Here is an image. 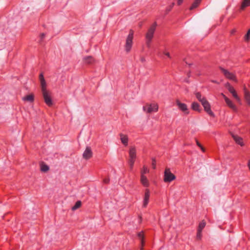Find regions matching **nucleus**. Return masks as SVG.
<instances>
[{
  "label": "nucleus",
  "instance_id": "1",
  "mask_svg": "<svg viewBox=\"0 0 250 250\" xmlns=\"http://www.w3.org/2000/svg\"><path fill=\"white\" fill-rule=\"evenodd\" d=\"M133 38V31L130 30L129 31V34L126 39V42L125 45V50L127 52L130 51L131 49V48L132 47Z\"/></svg>",
  "mask_w": 250,
  "mask_h": 250
},
{
  "label": "nucleus",
  "instance_id": "2",
  "mask_svg": "<svg viewBox=\"0 0 250 250\" xmlns=\"http://www.w3.org/2000/svg\"><path fill=\"white\" fill-rule=\"evenodd\" d=\"M156 22H154L149 27L145 35L146 40H149L152 41L153 38L155 31L156 30Z\"/></svg>",
  "mask_w": 250,
  "mask_h": 250
},
{
  "label": "nucleus",
  "instance_id": "3",
  "mask_svg": "<svg viewBox=\"0 0 250 250\" xmlns=\"http://www.w3.org/2000/svg\"><path fill=\"white\" fill-rule=\"evenodd\" d=\"M158 109V105L157 104H146L143 106L144 111L147 113H151L152 112H156Z\"/></svg>",
  "mask_w": 250,
  "mask_h": 250
},
{
  "label": "nucleus",
  "instance_id": "4",
  "mask_svg": "<svg viewBox=\"0 0 250 250\" xmlns=\"http://www.w3.org/2000/svg\"><path fill=\"white\" fill-rule=\"evenodd\" d=\"M175 179V176L170 172L169 168H166L164 173V181L170 182Z\"/></svg>",
  "mask_w": 250,
  "mask_h": 250
},
{
  "label": "nucleus",
  "instance_id": "5",
  "mask_svg": "<svg viewBox=\"0 0 250 250\" xmlns=\"http://www.w3.org/2000/svg\"><path fill=\"white\" fill-rule=\"evenodd\" d=\"M201 103L204 107V110L210 116L214 117V114L211 110L210 105L208 101L206 99Z\"/></svg>",
  "mask_w": 250,
  "mask_h": 250
},
{
  "label": "nucleus",
  "instance_id": "6",
  "mask_svg": "<svg viewBox=\"0 0 250 250\" xmlns=\"http://www.w3.org/2000/svg\"><path fill=\"white\" fill-rule=\"evenodd\" d=\"M42 96L45 103L48 105L51 106L53 104L51 98V93L49 91L42 92Z\"/></svg>",
  "mask_w": 250,
  "mask_h": 250
},
{
  "label": "nucleus",
  "instance_id": "7",
  "mask_svg": "<svg viewBox=\"0 0 250 250\" xmlns=\"http://www.w3.org/2000/svg\"><path fill=\"white\" fill-rule=\"evenodd\" d=\"M220 69L227 78L234 81H236L235 76L233 73L223 68H220Z\"/></svg>",
  "mask_w": 250,
  "mask_h": 250
},
{
  "label": "nucleus",
  "instance_id": "8",
  "mask_svg": "<svg viewBox=\"0 0 250 250\" xmlns=\"http://www.w3.org/2000/svg\"><path fill=\"white\" fill-rule=\"evenodd\" d=\"M176 103L179 108L182 111L185 112L186 114H188V109L187 105L181 103L179 100H176Z\"/></svg>",
  "mask_w": 250,
  "mask_h": 250
},
{
  "label": "nucleus",
  "instance_id": "9",
  "mask_svg": "<svg viewBox=\"0 0 250 250\" xmlns=\"http://www.w3.org/2000/svg\"><path fill=\"white\" fill-rule=\"evenodd\" d=\"M92 156V152L91 148L89 146L86 147L85 150L83 153V157L85 159H89Z\"/></svg>",
  "mask_w": 250,
  "mask_h": 250
},
{
  "label": "nucleus",
  "instance_id": "10",
  "mask_svg": "<svg viewBox=\"0 0 250 250\" xmlns=\"http://www.w3.org/2000/svg\"><path fill=\"white\" fill-rule=\"evenodd\" d=\"M39 79L41 85L42 92H43L47 91L46 89V82L42 74L40 75Z\"/></svg>",
  "mask_w": 250,
  "mask_h": 250
},
{
  "label": "nucleus",
  "instance_id": "11",
  "mask_svg": "<svg viewBox=\"0 0 250 250\" xmlns=\"http://www.w3.org/2000/svg\"><path fill=\"white\" fill-rule=\"evenodd\" d=\"M229 92L232 94V96L235 98V99L239 103L241 104V99L238 96L235 90L234 89L233 87H229V89H228Z\"/></svg>",
  "mask_w": 250,
  "mask_h": 250
},
{
  "label": "nucleus",
  "instance_id": "12",
  "mask_svg": "<svg viewBox=\"0 0 250 250\" xmlns=\"http://www.w3.org/2000/svg\"><path fill=\"white\" fill-rule=\"evenodd\" d=\"M232 137L237 144L241 145V146L244 145L243 139L242 138L235 134H232Z\"/></svg>",
  "mask_w": 250,
  "mask_h": 250
},
{
  "label": "nucleus",
  "instance_id": "13",
  "mask_svg": "<svg viewBox=\"0 0 250 250\" xmlns=\"http://www.w3.org/2000/svg\"><path fill=\"white\" fill-rule=\"evenodd\" d=\"M136 151L134 147L130 148L129 151V159L135 160L136 158Z\"/></svg>",
  "mask_w": 250,
  "mask_h": 250
},
{
  "label": "nucleus",
  "instance_id": "14",
  "mask_svg": "<svg viewBox=\"0 0 250 250\" xmlns=\"http://www.w3.org/2000/svg\"><path fill=\"white\" fill-rule=\"evenodd\" d=\"M225 101L229 107H230L234 111H236V107L231 100H230L229 98H226V100Z\"/></svg>",
  "mask_w": 250,
  "mask_h": 250
},
{
  "label": "nucleus",
  "instance_id": "15",
  "mask_svg": "<svg viewBox=\"0 0 250 250\" xmlns=\"http://www.w3.org/2000/svg\"><path fill=\"white\" fill-rule=\"evenodd\" d=\"M120 140L123 145L126 146L128 144V137L126 135L123 133L120 134Z\"/></svg>",
  "mask_w": 250,
  "mask_h": 250
},
{
  "label": "nucleus",
  "instance_id": "16",
  "mask_svg": "<svg viewBox=\"0 0 250 250\" xmlns=\"http://www.w3.org/2000/svg\"><path fill=\"white\" fill-rule=\"evenodd\" d=\"M149 198V191L148 189H146L145 194L143 206L146 207L147 205Z\"/></svg>",
  "mask_w": 250,
  "mask_h": 250
},
{
  "label": "nucleus",
  "instance_id": "17",
  "mask_svg": "<svg viewBox=\"0 0 250 250\" xmlns=\"http://www.w3.org/2000/svg\"><path fill=\"white\" fill-rule=\"evenodd\" d=\"M141 182L145 187H148L149 182L146 176L141 175Z\"/></svg>",
  "mask_w": 250,
  "mask_h": 250
},
{
  "label": "nucleus",
  "instance_id": "18",
  "mask_svg": "<svg viewBox=\"0 0 250 250\" xmlns=\"http://www.w3.org/2000/svg\"><path fill=\"white\" fill-rule=\"evenodd\" d=\"M191 108L198 112H201V109L200 108V106L199 104L196 102H193L191 104Z\"/></svg>",
  "mask_w": 250,
  "mask_h": 250
},
{
  "label": "nucleus",
  "instance_id": "19",
  "mask_svg": "<svg viewBox=\"0 0 250 250\" xmlns=\"http://www.w3.org/2000/svg\"><path fill=\"white\" fill-rule=\"evenodd\" d=\"M244 95L246 102L248 105H250V94L245 88H244Z\"/></svg>",
  "mask_w": 250,
  "mask_h": 250
},
{
  "label": "nucleus",
  "instance_id": "20",
  "mask_svg": "<svg viewBox=\"0 0 250 250\" xmlns=\"http://www.w3.org/2000/svg\"><path fill=\"white\" fill-rule=\"evenodd\" d=\"M22 99L24 101L32 102L34 101V95L33 94H29L22 97Z\"/></svg>",
  "mask_w": 250,
  "mask_h": 250
},
{
  "label": "nucleus",
  "instance_id": "21",
  "mask_svg": "<svg viewBox=\"0 0 250 250\" xmlns=\"http://www.w3.org/2000/svg\"><path fill=\"white\" fill-rule=\"evenodd\" d=\"M83 60V62L87 64H91L94 62L93 58L91 56L84 57Z\"/></svg>",
  "mask_w": 250,
  "mask_h": 250
},
{
  "label": "nucleus",
  "instance_id": "22",
  "mask_svg": "<svg viewBox=\"0 0 250 250\" xmlns=\"http://www.w3.org/2000/svg\"><path fill=\"white\" fill-rule=\"evenodd\" d=\"M195 95L196 98L200 103H202L203 101L206 99L205 97L202 96L200 92H196Z\"/></svg>",
  "mask_w": 250,
  "mask_h": 250
},
{
  "label": "nucleus",
  "instance_id": "23",
  "mask_svg": "<svg viewBox=\"0 0 250 250\" xmlns=\"http://www.w3.org/2000/svg\"><path fill=\"white\" fill-rule=\"evenodd\" d=\"M201 0H195L193 3L192 4V5L190 7L189 9L190 10H193V9L198 7L200 3L201 2Z\"/></svg>",
  "mask_w": 250,
  "mask_h": 250
},
{
  "label": "nucleus",
  "instance_id": "24",
  "mask_svg": "<svg viewBox=\"0 0 250 250\" xmlns=\"http://www.w3.org/2000/svg\"><path fill=\"white\" fill-rule=\"evenodd\" d=\"M250 6V0H243L241 8L244 9L245 7Z\"/></svg>",
  "mask_w": 250,
  "mask_h": 250
},
{
  "label": "nucleus",
  "instance_id": "25",
  "mask_svg": "<svg viewBox=\"0 0 250 250\" xmlns=\"http://www.w3.org/2000/svg\"><path fill=\"white\" fill-rule=\"evenodd\" d=\"M41 169L42 172H46L48 170L49 167L46 165L42 163L41 165Z\"/></svg>",
  "mask_w": 250,
  "mask_h": 250
},
{
  "label": "nucleus",
  "instance_id": "26",
  "mask_svg": "<svg viewBox=\"0 0 250 250\" xmlns=\"http://www.w3.org/2000/svg\"><path fill=\"white\" fill-rule=\"evenodd\" d=\"M81 205H82V203L80 201H78L75 205L72 208V210H76L77 209L79 208L81 206Z\"/></svg>",
  "mask_w": 250,
  "mask_h": 250
},
{
  "label": "nucleus",
  "instance_id": "27",
  "mask_svg": "<svg viewBox=\"0 0 250 250\" xmlns=\"http://www.w3.org/2000/svg\"><path fill=\"white\" fill-rule=\"evenodd\" d=\"M206 223L204 220L202 221V222L199 224L198 230L202 231L203 229L206 226Z\"/></svg>",
  "mask_w": 250,
  "mask_h": 250
},
{
  "label": "nucleus",
  "instance_id": "28",
  "mask_svg": "<svg viewBox=\"0 0 250 250\" xmlns=\"http://www.w3.org/2000/svg\"><path fill=\"white\" fill-rule=\"evenodd\" d=\"M149 170L146 167H144L143 169L141 171V175H145V174L148 173Z\"/></svg>",
  "mask_w": 250,
  "mask_h": 250
},
{
  "label": "nucleus",
  "instance_id": "29",
  "mask_svg": "<svg viewBox=\"0 0 250 250\" xmlns=\"http://www.w3.org/2000/svg\"><path fill=\"white\" fill-rule=\"evenodd\" d=\"M250 38V29L248 30L247 33L245 36V40L246 41H248Z\"/></svg>",
  "mask_w": 250,
  "mask_h": 250
},
{
  "label": "nucleus",
  "instance_id": "30",
  "mask_svg": "<svg viewBox=\"0 0 250 250\" xmlns=\"http://www.w3.org/2000/svg\"><path fill=\"white\" fill-rule=\"evenodd\" d=\"M201 233H202L201 230H197V236H196L197 239H200L201 238V236H202Z\"/></svg>",
  "mask_w": 250,
  "mask_h": 250
},
{
  "label": "nucleus",
  "instance_id": "31",
  "mask_svg": "<svg viewBox=\"0 0 250 250\" xmlns=\"http://www.w3.org/2000/svg\"><path fill=\"white\" fill-rule=\"evenodd\" d=\"M135 160L129 159V164L130 165V168H132L133 167Z\"/></svg>",
  "mask_w": 250,
  "mask_h": 250
},
{
  "label": "nucleus",
  "instance_id": "32",
  "mask_svg": "<svg viewBox=\"0 0 250 250\" xmlns=\"http://www.w3.org/2000/svg\"><path fill=\"white\" fill-rule=\"evenodd\" d=\"M151 40H146V43L148 47H150Z\"/></svg>",
  "mask_w": 250,
  "mask_h": 250
},
{
  "label": "nucleus",
  "instance_id": "33",
  "mask_svg": "<svg viewBox=\"0 0 250 250\" xmlns=\"http://www.w3.org/2000/svg\"><path fill=\"white\" fill-rule=\"evenodd\" d=\"M152 166L153 169L156 168V160L155 159H152Z\"/></svg>",
  "mask_w": 250,
  "mask_h": 250
},
{
  "label": "nucleus",
  "instance_id": "34",
  "mask_svg": "<svg viewBox=\"0 0 250 250\" xmlns=\"http://www.w3.org/2000/svg\"><path fill=\"white\" fill-rule=\"evenodd\" d=\"M103 182L105 183V184H108L109 183V178H104V180H103Z\"/></svg>",
  "mask_w": 250,
  "mask_h": 250
},
{
  "label": "nucleus",
  "instance_id": "35",
  "mask_svg": "<svg viewBox=\"0 0 250 250\" xmlns=\"http://www.w3.org/2000/svg\"><path fill=\"white\" fill-rule=\"evenodd\" d=\"M138 237L141 239L142 243H143L142 239L143 237V233L142 232H139L138 233Z\"/></svg>",
  "mask_w": 250,
  "mask_h": 250
},
{
  "label": "nucleus",
  "instance_id": "36",
  "mask_svg": "<svg viewBox=\"0 0 250 250\" xmlns=\"http://www.w3.org/2000/svg\"><path fill=\"white\" fill-rule=\"evenodd\" d=\"M225 86L227 88L228 90L229 89V87H232V86L230 85V84L229 83H226Z\"/></svg>",
  "mask_w": 250,
  "mask_h": 250
},
{
  "label": "nucleus",
  "instance_id": "37",
  "mask_svg": "<svg viewBox=\"0 0 250 250\" xmlns=\"http://www.w3.org/2000/svg\"><path fill=\"white\" fill-rule=\"evenodd\" d=\"M184 0H178L177 1V4L180 5L182 4V3L183 2Z\"/></svg>",
  "mask_w": 250,
  "mask_h": 250
},
{
  "label": "nucleus",
  "instance_id": "38",
  "mask_svg": "<svg viewBox=\"0 0 250 250\" xmlns=\"http://www.w3.org/2000/svg\"><path fill=\"white\" fill-rule=\"evenodd\" d=\"M165 55H166L167 56L168 58H170V54L168 52H164V53Z\"/></svg>",
  "mask_w": 250,
  "mask_h": 250
},
{
  "label": "nucleus",
  "instance_id": "39",
  "mask_svg": "<svg viewBox=\"0 0 250 250\" xmlns=\"http://www.w3.org/2000/svg\"><path fill=\"white\" fill-rule=\"evenodd\" d=\"M174 4H175V3L174 2H173L171 4V5L170 6L169 8L168 9V10L170 11L171 10V9L173 7V6L174 5Z\"/></svg>",
  "mask_w": 250,
  "mask_h": 250
},
{
  "label": "nucleus",
  "instance_id": "40",
  "mask_svg": "<svg viewBox=\"0 0 250 250\" xmlns=\"http://www.w3.org/2000/svg\"><path fill=\"white\" fill-rule=\"evenodd\" d=\"M196 144H197V145L199 147H201L202 145L199 143V142L197 140H196Z\"/></svg>",
  "mask_w": 250,
  "mask_h": 250
},
{
  "label": "nucleus",
  "instance_id": "41",
  "mask_svg": "<svg viewBox=\"0 0 250 250\" xmlns=\"http://www.w3.org/2000/svg\"><path fill=\"white\" fill-rule=\"evenodd\" d=\"M221 95L224 98L225 100H226V98H228L223 93H221Z\"/></svg>",
  "mask_w": 250,
  "mask_h": 250
},
{
  "label": "nucleus",
  "instance_id": "42",
  "mask_svg": "<svg viewBox=\"0 0 250 250\" xmlns=\"http://www.w3.org/2000/svg\"><path fill=\"white\" fill-rule=\"evenodd\" d=\"M248 167L249 168V170L250 171V159L249 160V161L248 162Z\"/></svg>",
  "mask_w": 250,
  "mask_h": 250
},
{
  "label": "nucleus",
  "instance_id": "43",
  "mask_svg": "<svg viewBox=\"0 0 250 250\" xmlns=\"http://www.w3.org/2000/svg\"><path fill=\"white\" fill-rule=\"evenodd\" d=\"M45 36V35L43 34V33H42L41 35V39H43Z\"/></svg>",
  "mask_w": 250,
  "mask_h": 250
},
{
  "label": "nucleus",
  "instance_id": "44",
  "mask_svg": "<svg viewBox=\"0 0 250 250\" xmlns=\"http://www.w3.org/2000/svg\"><path fill=\"white\" fill-rule=\"evenodd\" d=\"M200 148L201 149V150H202L203 152H205V148L202 146H201V147H200Z\"/></svg>",
  "mask_w": 250,
  "mask_h": 250
},
{
  "label": "nucleus",
  "instance_id": "45",
  "mask_svg": "<svg viewBox=\"0 0 250 250\" xmlns=\"http://www.w3.org/2000/svg\"><path fill=\"white\" fill-rule=\"evenodd\" d=\"M212 82L214 83H218L216 81H212Z\"/></svg>",
  "mask_w": 250,
  "mask_h": 250
},
{
  "label": "nucleus",
  "instance_id": "46",
  "mask_svg": "<svg viewBox=\"0 0 250 250\" xmlns=\"http://www.w3.org/2000/svg\"><path fill=\"white\" fill-rule=\"evenodd\" d=\"M142 61H145V59H142Z\"/></svg>",
  "mask_w": 250,
  "mask_h": 250
}]
</instances>
